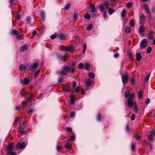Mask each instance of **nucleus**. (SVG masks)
Returning <instances> with one entry per match:
<instances>
[{"label":"nucleus","instance_id":"0e129e2a","mask_svg":"<svg viewBox=\"0 0 155 155\" xmlns=\"http://www.w3.org/2000/svg\"><path fill=\"white\" fill-rule=\"evenodd\" d=\"M67 130L69 132H71L72 131V130L71 127L67 128Z\"/></svg>","mask_w":155,"mask_h":155},{"label":"nucleus","instance_id":"7c9ffc66","mask_svg":"<svg viewBox=\"0 0 155 155\" xmlns=\"http://www.w3.org/2000/svg\"><path fill=\"white\" fill-rule=\"evenodd\" d=\"M101 114H99L97 115V118L98 121H100L101 119Z\"/></svg>","mask_w":155,"mask_h":155},{"label":"nucleus","instance_id":"c03bdc74","mask_svg":"<svg viewBox=\"0 0 155 155\" xmlns=\"http://www.w3.org/2000/svg\"><path fill=\"white\" fill-rule=\"evenodd\" d=\"M32 96H31L29 99L26 100L25 102V105L28 101H31L32 100Z\"/></svg>","mask_w":155,"mask_h":155},{"label":"nucleus","instance_id":"ea45409f","mask_svg":"<svg viewBox=\"0 0 155 155\" xmlns=\"http://www.w3.org/2000/svg\"><path fill=\"white\" fill-rule=\"evenodd\" d=\"M134 104H135L134 107V110L135 112H137V110H138V108L137 107V105L136 104V102L135 101V102H134Z\"/></svg>","mask_w":155,"mask_h":155},{"label":"nucleus","instance_id":"e2e57ef3","mask_svg":"<svg viewBox=\"0 0 155 155\" xmlns=\"http://www.w3.org/2000/svg\"><path fill=\"white\" fill-rule=\"evenodd\" d=\"M78 17V15L77 14H74L73 16V18L75 20L77 19Z\"/></svg>","mask_w":155,"mask_h":155},{"label":"nucleus","instance_id":"58836bf2","mask_svg":"<svg viewBox=\"0 0 155 155\" xmlns=\"http://www.w3.org/2000/svg\"><path fill=\"white\" fill-rule=\"evenodd\" d=\"M109 5V3L108 2H105L104 3V5L106 8H108Z\"/></svg>","mask_w":155,"mask_h":155},{"label":"nucleus","instance_id":"423d86ee","mask_svg":"<svg viewBox=\"0 0 155 155\" xmlns=\"http://www.w3.org/2000/svg\"><path fill=\"white\" fill-rule=\"evenodd\" d=\"M38 66V64L37 62L34 63L33 65H31L29 68V70L31 72L34 71V69L36 68Z\"/></svg>","mask_w":155,"mask_h":155},{"label":"nucleus","instance_id":"b1692460","mask_svg":"<svg viewBox=\"0 0 155 155\" xmlns=\"http://www.w3.org/2000/svg\"><path fill=\"white\" fill-rule=\"evenodd\" d=\"M145 16L144 15H142L140 18V21L141 23L145 21Z\"/></svg>","mask_w":155,"mask_h":155},{"label":"nucleus","instance_id":"dca6fc26","mask_svg":"<svg viewBox=\"0 0 155 155\" xmlns=\"http://www.w3.org/2000/svg\"><path fill=\"white\" fill-rule=\"evenodd\" d=\"M90 65L88 63H85L84 65V68L86 70H88L90 69Z\"/></svg>","mask_w":155,"mask_h":155},{"label":"nucleus","instance_id":"09e8293b","mask_svg":"<svg viewBox=\"0 0 155 155\" xmlns=\"http://www.w3.org/2000/svg\"><path fill=\"white\" fill-rule=\"evenodd\" d=\"M135 115L134 114H132L131 117V120L132 121L134 120L135 119Z\"/></svg>","mask_w":155,"mask_h":155},{"label":"nucleus","instance_id":"774afa93","mask_svg":"<svg viewBox=\"0 0 155 155\" xmlns=\"http://www.w3.org/2000/svg\"><path fill=\"white\" fill-rule=\"evenodd\" d=\"M103 16L104 18H106L107 17L106 12V11H104V13L103 14Z\"/></svg>","mask_w":155,"mask_h":155},{"label":"nucleus","instance_id":"a878e982","mask_svg":"<svg viewBox=\"0 0 155 155\" xmlns=\"http://www.w3.org/2000/svg\"><path fill=\"white\" fill-rule=\"evenodd\" d=\"M40 15L42 20L43 21H44L45 19V15L44 13L43 12H41Z\"/></svg>","mask_w":155,"mask_h":155},{"label":"nucleus","instance_id":"0eeeda50","mask_svg":"<svg viewBox=\"0 0 155 155\" xmlns=\"http://www.w3.org/2000/svg\"><path fill=\"white\" fill-rule=\"evenodd\" d=\"M90 6L91 8V11L92 14L94 15L95 16L96 15L97 12L95 11L96 9L94 5L93 4H91Z\"/></svg>","mask_w":155,"mask_h":155},{"label":"nucleus","instance_id":"bb28decb","mask_svg":"<svg viewBox=\"0 0 155 155\" xmlns=\"http://www.w3.org/2000/svg\"><path fill=\"white\" fill-rule=\"evenodd\" d=\"M58 36L61 39L64 40L65 39V36L62 34H61L60 35H58Z\"/></svg>","mask_w":155,"mask_h":155},{"label":"nucleus","instance_id":"c9c22d12","mask_svg":"<svg viewBox=\"0 0 155 155\" xmlns=\"http://www.w3.org/2000/svg\"><path fill=\"white\" fill-rule=\"evenodd\" d=\"M152 48L149 47L147 49V52L148 54H150L152 51Z\"/></svg>","mask_w":155,"mask_h":155},{"label":"nucleus","instance_id":"393cba45","mask_svg":"<svg viewBox=\"0 0 155 155\" xmlns=\"http://www.w3.org/2000/svg\"><path fill=\"white\" fill-rule=\"evenodd\" d=\"M144 7L147 13L148 14H150V11L149 9L148 5L147 4H145L144 5Z\"/></svg>","mask_w":155,"mask_h":155},{"label":"nucleus","instance_id":"a18cd8bd","mask_svg":"<svg viewBox=\"0 0 155 155\" xmlns=\"http://www.w3.org/2000/svg\"><path fill=\"white\" fill-rule=\"evenodd\" d=\"M70 4H67L65 6L64 9L66 10H68L70 8Z\"/></svg>","mask_w":155,"mask_h":155},{"label":"nucleus","instance_id":"37998d69","mask_svg":"<svg viewBox=\"0 0 155 155\" xmlns=\"http://www.w3.org/2000/svg\"><path fill=\"white\" fill-rule=\"evenodd\" d=\"M31 20V18L30 17H27L26 19V23L28 24L29 23Z\"/></svg>","mask_w":155,"mask_h":155},{"label":"nucleus","instance_id":"f704fd0d","mask_svg":"<svg viewBox=\"0 0 155 155\" xmlns=\"http://www.w3.org/2000/svg\"><path fill=\"white\" fill-rule=\"evenodd\" d=\"M86 49V45L85 43H84L83 44V53H84Z\"/></svg>","mask_w":155,"mask_h":155},{"label":"nucleus","instance_id":"412c9836","mask_svg":"<svg viewBox=\"0 0 155 155\" xmlns=\"http://www.w3.org/2000/svg\"><path fill=\"white\" fill-rule=\"evenodd\" d=\"M40 72V69H38L37 70V71L35 73H34V78L35 79H36V78L38 77V75L39 74Z\"/></svg>","mask_w":155,"mask_h":155},{"label":"nucleus","instance_id":"f3484780","mask_svg":"<svg viewBox=\"0 0 155 155\" xmlns=\"http://www.w3.org/2000/svg\"><path fill=\"white\" fill-rule=\"evenodd\" d=\"M154 36V32L150 31L149 33V38L150 39H152Z\"/></svg>","mask_w":155,"mask_h":155},{"label":"nucleus","instance_id":"a211bd4d","mask_svg":"<svg viewBox=\"0 0 155 155\" xmlns=\"http://www.w3.org/2000/svg\"><path fill=\"white\" fill-rule=\"evenodd\" d=\"M27 46V45L25 44L21 46L20 48V51L21 52H24L26 49Z\"/></svg>","mask_w":155,"mask_h":155},{"label":"nucleus","instance_id":"c85d7f7f","mask_svg":"<svg viewBox=\"0 0 155 155\" xmlns=\"http://www.w3.org/2000/svg\"><path fill=\"white\" fill-rule=\"evenodd\" d=\"M88 76L90 78L94 79V74L92 72H90L88 74Z\"/></svg>","mask_w":155,"mask_h":155},{"label":"nucleus","instance_id":"473e14b6","mask_svg":"<svg viewBox=\"0 0 155 155\" xmlns=\"http://www.w3.org/2000/svg\"><path fill=\"white\" fill-rule=\"evenodd\" d=\"M93 28L92 25L91 24H90L89 25L87 28V30H91V29Z\"/></svg>","mask_w":155,"mask_h":155},{"label":"nucleus","instance_id":"72a5a7b5","mask_svg":"<svg viewBox=\"0 0 155 155\" xmlns=\"http://www.w3.org/2000/svg\"><path fill=\"white\" fill-rule=\"evenodd\" d=\"M126 12L125 10V9H124L122 12V17H124L126 15Z\"/></svg>","mask_w":155,"mask_h":155},{"label":"nucleus","instance_id":"39448f33","mask_svg":"<svg viewBox=\"0 0 155 155\" xmlns=\"http://www.w3.org/2000/svg\"><path fill=\"white\" fill-rule=\"evenodd\" d=\"M128 78V75L126 74L122 76V80L123 84H125L127 83Z\"/></svg>","mask_w":155,"mask_h":155},{"label":"nucleus","instance_id":"13d9d810","mask_svg":"<svg viewBox=\"0 0 155 155\" xmlns=\"http://www.w3.org/2000/svg\"><path fill=\"white\" fill-rule=\"evenodd\" d=\"M84 18L86 19H89L90 18V16L89 14H87L84 16Z\"/></svg>","mask_w":155,"mask_h":155},{"label":"nucleus","instance_id":"6e6d98bb","mask_svg":"<svg viewBox=\"0 0 155 155\" xmlns=\"http://www.w3.org/2000/svg\"><path fill=\"white\" fill-rule=\"evenodd\" d=\"M15 109L16 110H20V107L19 106H17L15 107Z\"/></svg>","mask_w":155,"mask_h":155},{"label":"nucleus","instance_id":"aec40b11","mask_svg":"<svg viewBox=\"0 0 155 155\" xmlns=\"http://www.w3.org/2000/svg\"><path fill=\"white\" fill-rule=\"evenodd\" d=\"M58 57L59 59H60L62 61H66L67 59V54H65L63 58H61L59 56Z\"/></svg>","mask_w":155,"mask_h":155},{"label":"nucleus","instance_id":"69168bd1","mask_svg":"<svg viewBox=\"0 0 155 155\" xmlns=\"http://www.w3.org/2000/svg\"><path fill=\"white\" fill-rule=\"evenodd\" d=\"M76 84L75 81H74L72 83V86L74 88L76 86Z\"/></svg>","mask_w":155,"mask_h":155},{"label":"nucleus","instance_id":"f257e3e1","mask_svg":"<svg viewBox=\"0 0 155 155\" xmlns=\"http://www.w3.org/2000/svg\"><path fill=\"white\" fill-rule=\"evenodd\" d=\"M125 98H127V105L128 107H132L134 105L135 101L134 100L135 96L134 94H129V93L126 91L124 92Z\"/></svg>","mask_w":155,"mask_h":155},{"label":"nucleus","instance_id":"864d4df0","mask_svg":"<svg viewBox=\"0 0 155 155\" xmlns=\"http://www.w3.org/2000/svg\"><path fill=\"white\" fill-rule=\"evenodd\" d=\"M8 154H9V155H16V153L13 152H8V153H7Z\"/></svg>","mask_w":155,"mask_h":155},{"label":"nucleus","instance_id":"bf43d9fd","mask_svg":"<svg viewBox=\"0 0 155 155\" xmlns=\"http://www.w3.org/2000/svg\"><path fill=\"white\" fill-rule=\"evenodd\" d=\"M132 5V4L130 3H128L127 5V6L128 8H130Z\"/></svg>","mask_w":155,"mask_h":155},{"label":"nucleus","instance_id":"603ef678","mask_svg":"<svg viewBox=\"0 0 155 155\" xmlns=\"http://www.w3.org/2000/svg\"><path fill=\"white\" fill-rule=\"evenodd\" d=\"M134 136L136 138V139L137 140H139L141 138V137L139 135H135Z\"/></svg>","mask_w":155,"mask_h":155},{"label":"nucleus","instance_id":"7ed1b4c3","mask_svg":"<svg viewBox=\"0 0 155 155\" xmlns=\"http://www.w3.org/2000/svg\"><path fill=\"white\" fill-rule=\"evenodd\" d=\"M145 30V29L144 25H142L140 26L139 29V32L141 36H145L146 33L144 32Z\"/></svg>","mask_w":155,"mask_h":155},{"label":"nucleus","instance_id":"052dcab7","mask_svg":"<svg viewBox=\"0 0 155 155\" xmlns=\"http://www.w3.org/2000/svg\"><path fill=\"white\" fill-rule=\"evenodd\" d=\"M155 131L154 130L150 131V135L153 136H155Z\"/></svg>","mask_w":155,"mask_h":155},{"label":"nucleus","instance_id":"f03ea898","mask_svg":"<svg viewBox=\"0 0 155 155\" xmlns=\"http://www.w3.org/2000/svg\"><path fill=\"white\" fill-rule=\"evenodd\" d=\"M75 71V69L74 68L68 67L66 66L64 67V71H61L60 72H58V73L60 74L63 75L67 74V72L71 71L73 72Z\"/></svg>","mask_w":155,"mask_h":155},{"label":"nucleus","instance_id":"2f4dec72","mask_svg":"<svg viewBox=\"0 0 155 155\" xmlns=\"http://www.w3.org/2000/svg\"><path fill=\"white\" fill-rule=\"evenodd\" d=\"M130 83L133 85H135V80L134 78H131Z\"/></svg>","mask_w":155,"mask_h":155},{"label":"nucleus","instance_id":"ddd939ff","mask_svg":"<svg viewBox=\"0 0 155 155\" xmlns=\"http://www.w3.org/2000/svg\"><path fill=\"white\" fill-rule=\"evenodd\" d=\"M64 147L67 149H71V143L70 142H68L65 143Z\"/></svg>","mask_w":155,"mask_h":155},{"label":"nucleus","instance_id":"e433bc0d","mask_svg":"<svg viewBox=\"0 0 155 155\" xmlns=\"http://www.w3.org/2000/svg\"><path fill=\"white\" fill-rule=\"evenodd\" d=\"M19 131L22 134H25L26 133V132L24 131L23 129H21V128L19 129Z\"/></svg>","mask_w":155,"mask_h":155},{"label":"nucleus","instance_id":"79ce46f5","mask_svg":"<svg viewBox=\"0 0 155 155\" xmlns=\"http://www.w3.org/2000/svg\"><path fill=\"white\" fill-rule=\"evenodd\" d=\"M84 67V65L83 63H80L79 64L78 68L80 69L83 68Z\"/></svg>","mask_w":155,"mask_h":155},{"label":"nucleus","instance_id":"5701e85b","mask_svg":"<svg viewBox=\"0 0 155 155\" xmlns=\"http://www.w3.org/2000/svg\"><path fill=\"white\" fill-rule=\"evenodd\" d=\"M70 102L71 105H73L75 102L74 97L72 95L70 96Z\"/></svg>","mask_w":155,"mask_h":155},{"label":"nucleus","instance_id":"3c124183","mask_svg":"<svg viewBox=\"0 0 155 155\" xmlns=\"http://www.w3.org/2000/svg\"><path fill=\"white\" fill-rule=\"evenodd\" d=\"M148 139L150 141H151L153 140V137L152 135L150 134V135L148 136Z\"/></svg>","mask_w":155,"mask_h":155},{"label":"nucleus","instance_id":"2eb2a0df","mask_svg":"<svg viewBox=\"0 0 155 155\" xmlns=\"http://www.w3.org/2000/svg\"><path fill=\"white\" fill-rule=\"evenodd\" d=\"M63 90L65 92H68L70 91L71 88L68 86H65L63 87Z\"/></svg>","mask_w":155,"mask_h":155},{"label":"nucleus","instance_id":"f8f14e48","mask_svg":"<svg viewBox=\"0 0 155 155\" xmlns=\"http://www.w3.org/2000/svg\"><path fill=\"white\" fill-rule=\"evenodd\" d=\"M21 82L22 84L25 85L28 84L30 82V81L28 79L26 78L21 80Z\"/></svg>","mask_w":155,"mask_h":155},{"label":"nucleus","instance_id":"338daca9","mask_svg":"<svg viewBox=\"0 0 155 155\" xmlns=\"http://www.w3.org/2000/svg\"><path fill=\"white\" fill-rule=\"evenodd\" d=\"M63 79L62 78H60L58 79V82L59 83H61L63 82Z\"/></svg>","mask_w":155,"mask_h":155},{"label":"nucleus","instance_id":"cd10ccee","mask_svg":"<svg viewBox=\"0 0 155 155\" xmlns=\"http://www.w3.org/2000/svg\"><path fill=\"white\" fill-rule=\"evenodd\" d=\"M25 68V66L24 64H21L20 65L19 69L20 71H23V69Z\"/></svg>","mask_w":155,"mask_h":155},{"label":"nucleus","instance_id":"6ab92c4d","mask_svg":"<svg viewBox=\"0 0 155 155\" xmlns=\"http://www.w3.org/2000/svg\"><path fill=\"white\" fill-rule=\"evenodd\" d=\"M125 32L126 33H129L131 31V29L128 26H126L125 29Z\"/></svg>","mask_w":155,"mask_h":155},{"label":"nucleus","instance_id":"c756f323","mask_svg":"<svg viewBox=\"0 0 155 155\" xmlns=\"http://www.w3.org/2000/svg\"><path fill=\"white\" fill-rule=\"evenodd\" d=\"M108 12L110 15H111L114 12V11L112 9L109 8H108Z\"/></svg>","mask_w":155,"mask_h":155},{"label":"nucleus","instance_id":"20e7f679","mask_svg":"<svg viewBox=\"0 0 155 155\" xmlns=\"http://www.w3.org/2000/svg\"><path fill=\"white\" fill-rule=\"evenodd\" d=\"M62 49L63 50H64L65 51H68L72 54L73 53V51L74 50V48L72 46H69L67 48L63 46L62 47Z\"/></svg>","mask_w":155,"mask_h":155},{"label":"nucleus","instance_id":"4c0bfd02","mask_svg":"<svg viewBox=\"0 0 155 155\" xmlns=\"http://www.w3.org/2000/svg\"><path fill=\"white\" fill-rule=\"evenodd\" d=\"M12 33L15 35H17L18 34V31L16 30H13L12 31Z\"/></svg>","mask_w":155,"mask_h":155},{"label":"nucleus","instance_id":"680f3d73","mask_svg":"<svg viewBox=\"0 0 155 155\" xmlns=\"http://www.w3.org/2000/svg\"><path fill=\"white\" fill-rule=\"evenodd\" d=\"M75 115V113L74 112H72L71 114V117H74Z\"/></svg>","mask_w":155,"mask_h":155},{"label":"nucleus","instance_id":"a19ab883","mask_svg":"<svg viewBox=\"0 0 155 155\" xmlns=\"http://www.w3.org/2000/svg\"><path fill=\"white\" fill-rule=\"evenodd\" d=\"M21 118L19 117H17L15 119V121L18 122L19 123L21 122Z\"/></svg>","mask_w":155,"mask_h":155},{"label":"nucleus","instance_id":"1a4fd4ad","mask_svg":"<svg viewBox=\"0 0 155 155\" xmlns=\"http://www.w3.org/2000/svg\"><path fill=\"white\" fill-rule=\"evenodd\" d=\"M25 147V144L23 142H19L17 144L16 148L17 149H21Z\"/></svg>","mask_w":155,"mask_h":155},{"label":"nucleus","instance_id":"5fc2aeb1","mask_svg":"<svg viewBox=\"0 0 155 155\" xmlns=\"http://www.w3.org/2000/svg\"><path fill=\"white\" fill-rule=\"evenodd\" d=\"M100 9L101 11H104V8L103 5H100Z\"/></svg>","mask_w":155,"mask_h":155},{"label":"nucleus","instance_id":"4468645a","mask_svg":"<svg viewBox=\"0 0 155 155\" xmlns=\"http://www.w3.org/2000/svg\"><path fill=\"white\" fill-rule=\"evenodd\" d=\"M137 60L138 61H140L142 58L140 53L139 52H137L136 54Z\"/></svg>","mask_w":155,"mask_h":155},{"label":"nucleus","instance_id":"4be33fe9","mask_svg":"<svg viewBox=\"0 0 155 155\" xmlns=\"http://www.w3.org/2000/svg\"><path fill=\"white\" fill-rule=\"evenodd\" d=\"M143 92L141 91H139L138 92V97L139 99H141L142 98L143 95Z\"/></svg>","mask_w":155,"mask_h":155},{"label":"nucleus","instance_id":"9d476101","mask_svg":"<svg viewBox=\"0 0 155 155\" xmlns=\"http://www.w3.org/2000/svg\"><path fill=\"white\" fill-rule=\"evenodd\" d=\"M85 84L86 86V90H88L89 89L88 88L91 85L92 81L90 79H87L86 81Z\"/></svg>","mask_w":155,"mask_h":155},{"label":"nucleus","instance_id":"4d7b16f0","mask_svg":"<svg viewBox=\"0 0 155 155\" xmlns=\"http://www.w3.org/2000/svg\"><path fill=\"white\" fill-rule=\"evenodd\" d=\"M56 36L55 35H53L51 36L50 38L51 39H54L56 38Z\"/></svg>","mask_w":155,"mask_h":155},{"label":"nucleus","instance_id":"49530a36","mask_svg":"<svg viewBox=\"0 0 155 155\" xmlns=\"http://www.w3.org/2000/svg\"><path fill=\"white\" fill-rule=\"evenodd\" d=\"M150 74H149L145 78V81L147 82L148 81L150 76Z\"/></svg>","mask_w":155,"mask_h":155},{"label":"nucleus","instance_id":"de8ad7c7","mask_svg":"<svg viewBox=\"0 0 155 155\" xmlns=\"http://www.w3.org/2000/svg\"><path fill=\"white\" fill-rule=\"evenodd\" d=\"M131 147L132 151H134L135 148V145L133 143H131Z\"/></svg>","mask_w":155,"mask_h":155},{"label":"nucleus","instance_id":"9b49d317","mask_svg":"<svg viewBox=\"0 0 155 155\" xmlns=\"http://www.w3.org/2000/svg\"><path fill=\"white\" fill-rule=\"evenodd\" d=\"M14 147L13 144L12 143L9 144L8 145V150H7V153L8 152H12Z\"/></svg>","mask_w":155,"mask_h":155},{"label":"nucleus","instance_id":"8fccbe9b","mask_svg":"<svg viewBox=\"0 0 155 155\" xmlns=\"http://www.w3.org/2000/svg\"><path fill=\"white\" fill-rule=\"evenodd\" d=\"M130 23L131 26L132 27H133L134 25V20L133 19H131L130 22Z\"/></svg>","mask_w":155,"mask_h":155},{"label":"nucleus","instance_id":"6e6552de","mask_svg":"<svg viewBox=\"0 0 155 155\" xmlns=\"http://www.w3.org/2000/svg\"><path fill=\"white\" fill-rule=\"evenodd\" d=\"M147 40L146 39H143L140 42V47L142 48H144L147 46Z\"/></svg>","mask_w":155,"mask_h":155}]
</instances>
